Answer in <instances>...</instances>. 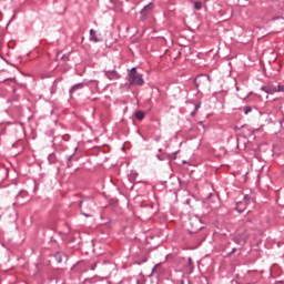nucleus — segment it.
I'll use <instances>...</instances> for the list:
<instances>
[{"instance_id": "19", "label": "nucleus", "mask_w": 284, "mask_h": 284, "mask_svg": "<svg viewBox=\"0 0 284 284\" xmlns=\"http://www.w3.org/2000/svg\"><path fill=\"white\" fill-rule=\"evenodd\" d=\"M85 216H90V215L85 214Z\"/></svg>"}, {"instance_id": "6", "label": "nucleus", "mask_w": 284, "mask_h": 284, "mask_svg": "<svg viewBox=\"0 0 284 284\" xmlns=\"http://www.w3.org/2000/svg\"><path fill=\"white\" fill-rule=\"evenodd\" d=\"M105 77H108V79L111 81H114L119 79V73H116V71H105Z\"/></svg>"}, {"instance_id": "13", "label": "nucleus", "mask_w": 284, "mask_h": 284, "mask_svg": "<svg viewBox=\"0 0 284 284\" xmlns=\"http://www.w3.org/2000/svg\"><path fill=\"white\" fill-rule=\"evenodd\" d=\"M250 112H252V106H245L244 108V113L250 114Z\"/></svg>"}, {"instance_id": "15", "label": "nucleus", "mask_w": 284, "mask_h": 284, "mask_svg": "<svg viewBox=\"0 0 284 284\" xmlns=\"http://www.w3.org/2000/svg\"><path fill=\"white\" fill-rule=\"evenodd\" d=\"M276 284H284V282H277Z\"/></svg>"}, {"instance_id": "4", "label": "nucleus", "mask_w": 284, "mask_h": 284, "mask_svg": "<svg viewBox=\"0 0 284 284\" xmlns=\"http://www.w3.org/2000/svg\"><path fill=\"white\" fill-rule=\"evenodd\" d=\"M247 241V235L246 234H241V235H237L234 237V242L237 244V245H245Z\"/></svg>"}, {"instance_id": "17", "label": "nucleus", "mask_w": 284, "mask_h": 284, "mask_svg": "<svg viewBox=\"0 0 284 284\" xmlns=\"http://www.w3.org/2000/svg\"><path fill=\"white\" fill-rule=\"evenodd\" d=\"M236 91L239 92V87H236Z\"/></svg>"}, {"instance_id": "14", "label": "nucleus", "mask_w": 284, "mask_h": 284, "mask_svg": "<svg viewBox=\"0 0 284 284\" xmlns=\"http://www.w3.org/2000/svg\"><path fill=\"white\" fill-rule=\"evenodd\" d=\"M189 265H192V258H189Z\"/></svg>"}, {"instance_id": "7", "label": "nucleus", "mask_w": 284, "mask_h": 284, "mask_svg": "<svg viewBox=\"0 0 284 284\" xmlns=\"http://www.w3.org/2000/svg\"><path fill=\"white\" fill-rule=\"evenodd\" d=\"M135 119H138V121H143V119H145V113H143L142 111H136Z\"/></svg>"}, {"instance_id": "11", "label": "nucleus", "mask_w": 284, "mask_h": 284, "mask_svg": "<svg viewBox=\"0 0 284 284\" xmlns=\"http://www.w3.org/2000/svg\"><path fill=\"white\" fill-rule=\"evenodd\" d=\"M79 88H83V84L79 83L71 88V92H74V90H79Z\"/></svg>"}, {"instance_id": "2", "label": "nucleus", "mask_w": 284, "mask_h": 284, "mask_svg": "<svg viewBox=\"0 0 284 284\" xmlns=\"http://www.w3.org/2000/svg\"><path fill=\"white\" fill-rule=\"evenodd\" d=\"M263 92H266V94H272L274 92H283L284 87L283 85H277L271 89H266L265 87H262Z\"/></svg>"}, {"instance_id": "8", "label": "nucleus", "mask_w": 284, "mask_h": 284, "mask_svg": "<svg viewBox=\"0 0 284 284\" xmlns=\"http://www.w3.org/2000/svg\"><path fill=\"white\" fill-rule=\"evenodd\" d=\"M194 223H196L197 225L194 227L195 232L203 229V226H201V220H199V217L194 219Z\"/></svg>"}, {"instance_id": "3", "label": "nucleus", "mask_w": 284, "mask_h": 284, "mask_svg": "<svg viewBox=\"0 0 284 284\" xmlns=\"http://www.w3.org/2000/svg\"><path fill=\"white\" fill-rule=\"evenodd\" d=\"M152 10H154V4L153 3H149L148 6H145L141 10L142 19H145V17H148V14H150V12H152Z\"/></svg>"}, {"instance_id": "18", "label": "nucleus", "mask_w": 284, "mask_h": 284, "mask_svg": "<svg viewBox=\"0 0 284 284\" xmlns=\"http://www.w3.org/2000/svg\"><path fill=\"white\" fill-rule=\"evenodd\" d=\"M233 252H236V248H233Z\"/></svg>"}, {"instance_id": "1", "label": "nucleus", "mask_w": 284, "mask_h": 284, "mask_svg": "<svg viewBox=\"0 0 284 284\" xmlns=\"http://www.w3.org/2000/svg\"><path fill=\"white\" fill-rule=\"evenodd\" d=\"M129 81L131 85H143L145 80H143V74L136 72V68H132L129 73Z\"/></svg>"}, {"instance_id": "12", "label": "nucleus", "mask_w": 284, "mask_h": 284, "mask_svg": "<svg viewBox=\"0 0 284 284\" xmlns=\"http://www.w3.org/2000/svg\"><path fill=\"white\" fill-rule=\"evenodd\" d=\"M244 203L243 202H239L237 204H236V210H237V212H243V209H241V205H243Z\"/></svg>"}, {"instance_id": "10", "label": "nucleus", "mask_w": 284, "mask_h": 284, "mask_svg": "<svg viewBox=\"0 0 284 284\" xmlns=\"http://www.w3.org/2000/svg\"><path fill=\"white\" fill-rule=\"evenodd\" d=\"M55 260L58 263H62L63 262V253H57L55 254Z\"/></svg>"}, {"instance_id": "9", "label": "nucleus", "mask_w": 284, "mask_h": 284, "mask_svg": "<svg viewBox=\"0 0 284 284\" xmlns=\"http://www.w3.org/2000/svg\"><path fill=\"white\" fill-rule=\"evenodd\" d=\"M194 9L195 10H203V2L201 1H197L194 3Z\"/></svg>"}, {"instance_id": "16", "label": "nucleus", "mask_w": 284, "mask_h": 284, "mask_svg": "<svg viewBox=\"0 0 284 284\" xmlns=\"http://www.w3.org/2000/svg\"><path fill=\"white\" fill-rule=\"evenodd\" d=\"M244 200L247 201V196H244Z\"/></svg>"}, {"instance_id": "5", "label": "nucleus", "mask_w": 284, "mask_h": 284, "mask_svg": "<svg viewBox=\"0 0 284 284\" xmlns=\"http://www.w3.org/2000/svg\"><path fill=\"white\" fill-rule=\"evenodd\" d=\"M90 41H94V43H99V41H101V34H98L94 29L90 30Z\"/></svg>"}]
</instances>
